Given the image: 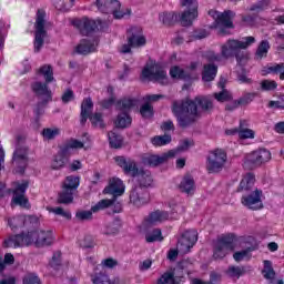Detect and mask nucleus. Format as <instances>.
<instances>
[{"label": "nucleus", "instance_id": "obj_1", "mask_svg": "<svg viewBox=\"0 0 284 284\" xmlns=\"http://www.w3.org/2000/svg\"><path fill=\"white\" fill-rule=\"evenodd\" d=\"M171 110L179 128L187 130L200 120L202 112H212L214 103L207 97H196L194 100L173 101Z\"/></svg>", "mask_w": 284, "mask_h": 284}, {"label": "nucleus", "instance_id": "obj_2", "mask_svg": "<svg viewBox=\"0 0 284 284\" xmlns=\"http://www.w3.org/2000/svg\"><path fill=\"white\" fill-rule=\"evenodd\" d=\"M34 243L36 247H48L54 243V234L52 231H32L28 233H20L16 235H10L4 239L2 247L10 248L13 247H28Z\"/></svg>", "mask_w": 284, "mask_h": 284}, {"label": "nucleus", "instance_id": "obj_3", "mask_svg": "<svg viewBox=\"0 0 284 284\" xmlns=\"http://www.w3.org/2000/svg\"><path fill=\"white\" fill-rule=\"evenodd\" d=\"M256 178L253 173H246L240 182L237 192H243L242 205L248 207V210H263V191L254 186Z\"/></svg>", "mask_w": 284, "mask_h": 284}, {"label": "nucleus", "instance_id": "obj_4", "mask_svg": "<svg viewBox=\"0 0 284 284\" xmlns=\"http://www.w3.org/2000/svg\"><path fill=\"white\" fill-rule=\"evenodd\" d=\"M31 90L39 99L34 109V114L39 119V116H43L48 103L52 102V91L49 90L47 82L43 83L40 81L33 82L31 84Z\"/></svg>", "mask_w": 284, "mask_h": 284}, {"label": "nucleus", "instance_id": "obj_5", "mask_svg": "<svg viewBox=\"0 0 284 284\" xmlns=\"http://www.w3.org/2000/svg\"><path fill=\"white\" fill-rule=\"evenodd\" d=\"M253 43H256V38L252 36L244 37L242 40L229 39L222 44L221 54L224 59H233L241 52V50H247Z\"/></svg>", "mask_w": 284, "mask_h": 284}, {"label": "nucleus", "instance_id": "obj_6", "mask_svg": "<svg viewBox=\"0 0 284 284\" xmlns=\"http://www.w3.org/2000/svg\"><path fill=\"white\" fill-rule=\"evenodd\" d=\"M30 149L27 145L18 144L12 155L11 165L16 174H23L30 162Z\"/></svg>", "mask_w": 284, "mask_h": 284}, {"label": "nucleus", "instance_id": "obj_7", "mask_svg": "<svg viewBox=\"0 0 284 284\" xmlns=\"http://www.w3.org/2000/svg\"><path fill=\"white\" fill-rule=\"evenodd\" d=\"M34 28V52H41L43 43H45V37H48V31H45V11L43 9H39L37 12Z\"/></svg>", "mask_w": 284, "mask_h": 284}, {"label": "nucleus", "instance_id": "obj_8", "mask_svg": "<svg viewBox=\"0 0 284 284\" xmlns=\"http://www.w3.org/2000/svg\"><path fill=\"white\" fill-rule=\"evenodd\" d=\"M234 236L225 235L216 240L213 246V258H225L230 252H234Z\"/></svg>", "mask_w": 284, "mask_h": 284}, {"label": "nucleus", "instance_id": "obj_9", "mask_svg": "<svg viewBox=\"0 0 284 284\" xmlns=\"http://www.w3.org/2000/svg\"><path fill=\"white\" fill-rule=\"evenodd\" d=\"M226 162L227 153H225V151L221 149H216L209 154L206 164L207 171L210 172V174H216L221 172L223 168H225Z\"/></svg>", "mask_w": 284, "mask_h": 284}, {"label": "nucleus", "instance_id": "obj_10", "mask_svg": "<svg viewBox=\"0 0 284 284\" xmlns=\"http://www.w3.org/2000/svg\"><path fill=\"white\" fill-rule=\"evenodd\" d=\"M181 7L186 8V10L181 14L180 22L184 28H187L199 17V1L181 0Z\"/></svg>", "mask_w": 284, "mask_h": 284}, {"label": "nucleus", "instance_id": "obj_11", "mask_svg": "<svg viewBox=\"0 0 284 284\" xmlns=\"http://www.w3.org/2000/svg\"><path fill=\"white\" fill-rule=\"evenodd\" d=\"M95 6L102 14H113L115 19L125 17V12L121 11V2L119 0H97Z\"/></svg>", "mask_w": 284, "mask_h": 284}, {"label": "nucleus", "instance_id": "obj_12", "mask_svg": "<svg viewBox=\"0 0 284 284\" xmlns=\"http://www.w3.org/2000/svg\"><path fill=\"white\" fill-rule=\"evenodd\" d=\"M196 241H199V233L195 230L184 232L178 241V251L181 252V254H189L196 244Z\"/></svg>", "mask_w": 284, "mask_h": 284}, {"label": "nucleus", "instance_id": "obj_13", "mask_svg": "<svg viewBox=\"0 0 284 284\" xmlns=\"http://www.w3.org/2000/svg\"><path fill=\"white\" fill-rule=\"evenodd\" d=\"M129 199L130 203L134 205V207H143V205H148V203H150V192L145 187L133 186Z\"/></svg>", "mask_w": 284, "mask_h": 284}, {"label": "nucleus", "instance_id": "obj_14", "mask_svg": "<svg viewBox=\"0 0 284 284\" xmlns=\"http://www.w3.org/2000/svg\"><path fill=\"white\" fill-rule=\"evenodd\" d=\"M185 265H187V262H180L176 268L162 274L156 284H179V280L183 278Z\"/></svg>", "mask_w": 284, "mask_h": 284}, {"label": "nucleus", "instance_id": "obj_15", "mask_svg": "<svg viewBox=\"0 0 284 284\" xmlns=\"http://www.w3.org/2000/svg\"><path fill=\"white\" fill-rule=\"evenodd\" d=\"M270 159H272V153L268 150L260 149L246 156L245 165H248V168H258L263 163H267Z\"/></svg>", "mask_w": 284, "mask_h": 284}, {"label": "nucleus", "instance_id": "obj_16", "mask_svg": "<svg viewBox=\"0 0 284 284\" xmlns=\"http://www.w3.org/2000/svg\"><path fill=\"white\" fill-rule=\"evenodd\" d=\"M176 156V151H169L162 155L146 153L142 156V163L149 168H159L168 161V159H174Z\"/></svg>", "mask_w": 284, "mask_h": 284}, {"label": "nucleus", "instance_id": "obj_17", "mask_svg": "<svg viewBox=\"0 0 284 284\" xmlns=\"http://www.w3.org/2000/svg\"><path fill=\"white\" fill-rule=\"evenodd\" d=\"M142 77L149 81H158L161 85H168V73L161 67L144 68Z\"/></svg>", "mask_w": 284, "mask_h": 284}, {"label": "nucleus", "instance_id": "obj_18", "mask_svg": "<svg viewBox=\"0 0 284 284\" xmlns=\"http://www.w3.org/2000/svg\"><path fill=\"white\" fill-rule=\"evenodd\" d=\"M103 23L101 20H92L90 18H82L81 20L73 21V26L80 30V33L83 37H88V34H92V32H97L99 30V26Z\"/></svg>", "mask_w": 284, "mask_h": 284}, {"label": "nucleus", "instance_id": "obj_19", "mask_svg": "<svg viewBox=\"0 0 284 284\" xmlns=\"http://www.w3.org/2000/svg\"><path fill=\"white\" fill-rule=\"evenodd\" d=\"M126 41L132 48H143L148 43V39L143 36V28H130L128 30Z\"/></svg>", "mask_w": 284, "mask_h": 284}, {"label": "nucleus", "instance_id": "obj_20", "mask_svg": "<svg viewBox=\"0 0 284 284\" xmlns=\"http://www.w3.org/2000/svg\"><path fill=\"white\" fill-rule=\"evenodd\" d=\"M115 162L119 168H122L124 174H128L129 176L136 178L139 172H141V170H139V166L136 165V161H134L133 159L118 156L115 158Z\"/></svg>", "mask_w": 284, "mask_h": 284}, {"label": "nucleus", "instance_id": "obj_21", "mask_svg": "<svg viewBox=\"0 0 284 284\" xmlns=\"http://www.w3.org/2000/svg\"><path fill=\"white\" fill-rule=\"evenodd\" d=\"M28 182H22L13 190L12 203L20 205V207H28V199L26 197V190H28Z\"/></svg>", "mask_w": 284, "mask_h": 284}, {"label": "nucleus", "instance_id": "obj_22", "mask_svg": "<svg viewBox=\"0 0 284 284\" xmlns=\"http://www.w3.org/2000/svg\"><path fill=\"white\" fill-rule=\"evenodd\" d=\"M234 17V12L232 11H224L222 13H216V19H215V26L216 28L221 29V33L225 34V29L224 28H234V22H232V19Z\"/></svg>", "mask_w": 284, "mask_h": 284}, {"label": "nucleus", "instance_id": "obj_23", "mask_svg": "<svg viewBox=\"0 0 284 284\" xmlns=\"http://www.w3.org/2000/svg\"><path fill=\"white\" fill-rule=\"evenodd\" d=\"M83 146L84 142H81L77 139H71L60 148V151L58 153H60L61 156L69 161L70 155L72 154V150H81L83 149Z\"/></svg>", "mask_w": 284, "mask_h": 284}, {"label": "nucleus", "instance_id": "obj_24", "mask_svg": "<svg viewBox=\"0 0 284 284\" xmlns=\"http://www.w3.org/2000/svg\"><path fill=\"white\" fill-rule=\"evenodd\" d=\"M125 192V186L123 181L119 178H114L109 182V185L103 190V194H111L113 197L123 195Z\"/></svg>", "mask_w": 284, "mask_h": 284}, {"label": "nucleus", "instance_id": "obj_25", "mask_svg": "<svg viewBox=\"0 0 284 284\" xmlns=\"http://www.w3.org/2000/svg\"><path fill=\"white\" fill-rule=\"evenodd\" d=\"M136 105H139V99L125 97L118 100L115 108L119 112L128 114V112H130L132 108H136Z\"/></svg>", "mask_w": 284, "mask_h": 284}, {"label": "nucleus", "instance_id": "obj_26", "mask_svg": "<svg viewBox=\"0 0 284 284\" xmlns=\"http://www.w3.org/2000/svg\"><path fill=\"white\" fill-rule=\"evenodd\" d=\"M97 45H99V41L97 39L87 40L83 39L80 43L75 47V52L78 54H90V52H94L97 50Z\"/></svg>", "mask_w": 284, "mask_h": 284}, {"label": "nucleus", "instance_id": "obj_27", "mask_svg": "<svg viewBox=\"0 0 284 284\" xmlns=\"http://www.w3.org/2000/svg\"><path fill=\"white\" fill-rule=\"evenodd\" d=\"M92 108H94V103L92 102V98H87L82 101L81 104V113H80V123L81 125H85L90 116H92Z\"/></svg>", "mask_w": 284, "mask_h": 284}, {"label": "nucleus", "instance_id": "obj_28", "mask_svg": "<svg viewBox=\"0 0 284 284\" xmlns=\"http://www.w3.org/2000/svg\"><path fill=\"white\" fill-rule=\"evenodd\" d=\"M170 219V213L168 211H154L152 212L144 222V225H156V223H163Z\"/></svg>", "mask_w": 284, "mask_h": 284}, {"label": "nucleus", "instance_id": "obj_29", "mask_svg": "<svg viewBox=\"0 0 284 284\" xmlns=\"http://www.w3.org/2000/svg\"><path fill=\"white\" fill-rule=\"evenodd\" d=\"M219 72V67L214 63L204 64L202 71V81L204 83H210L216 79V73Z\"/></svg>", "mask_w": 284, "mask_h": 284}, {"label": "nucleus", "instance_id": "obj_30", "mask_svg": "<svg viewBox=\"0 0 284 284\" xmlns=\"http://www.w3.org/2000/svg\"><path fill=\"white\" fill-rule=\"evenodd\" d=\"M179 187L181 192L187 194L189 196H192V194H194V191L196 190V186L194 185V178H192V175H185L181 181Z\"/></svg>", "mask_w": 284, "mask_h": 284}, {"label": "nucleus", "instance_id": "obj_31", "mask_svg": "<svg viewBox=\"0 0 284 284\" xmlns=\"http://www.w3.org/2000/svg\"><path fill=\"white\" fill-rule=\"evenodd\" d=\"M136 176V184L135 187H144V190H148L150 185H152V174L150 171H139Z\"/></svg>", "mask_w": 284, "mask_h": 284}, {"label": "nucleus", "instance_id": "obj_32", "mask_svg": "<svg viewBox=\"0 0 284 284\" xmlns=\"http://www.w3.org/2000/svg\"><path fill=\"white\" fill-rule=\"evenodd\" d=\"M170 75L172 79H180L181 81H192V74L183 70L179 65H174L170 69Z\"/></svg>", "mask_w": 284, "mask_h": 284}, {"label": "nucleus", "instance_id": "obj_33", "mask_svg": "<svg viewBox=\"0 0 284 284\" xmlns=\"http://www.w3.org/2000/svg\"><path fill=\"white\" fill-rule=\"evenodd\" d=\"M74 201V192L62 187L58 195V203L62 205H70Z\"/></svg>", "mask_w": 284, "mask_h": 284}, {"label": "nucleus", "instance_id": "obj_34", "mask_svg": "<svg viewBox=\"0 0 284 284\" xmlns=\"http://www.w3.org/2000/svg\"><path fill=\"white\" fill-rule=\"evenodd\" d=\"M267 52H270V41L262 40L255 51V61L265 59L267 57Z\"/></svg>", "mask_w": 284, "mask_h": 284}, {"label": "nucleus", "instance_id": "obj_35", "mask_svg": "<svg viewBox=\"0 0 284 284\" xmlns=\"http://www.w3.org/2000/svg\"><path fill=\"white\" fill-rule=\"evenodd\" d=\"M80 183H81V180L79 179V176L69 175L65 178L62 184V187H64V190H69L74 193L77 192Z\"/></svg>", "mask_w": 284, "mask_h": 284}, {"label": "nucleus", "instance_id": "obj_36", "mask_svg": "<svg viewBox=\"0 0 284 284\" xmlns=\"http://www.w3.org/2000/svg\"><path fill=\"white\" fill-rule=\"evenodd\" d=\"M159 19L164 26H174L179 21V14L176 12H163L160 13Z\"/></svg>", "mask_w": 284, "mask_h": 284}, {"label": "nucleus", "instance_id": "obj_37", "mask_svg": "<svg viewBox=\"0 0 284 284\" xmlns=\"http://www.w3.org/2000/svg\"><path fill=\"white\" fill-rule=\"evenodd\" d=\"M132 125V116H130V113H120L118 114L115 126L120 129L130 128Z\"/></svg>", "mask_w": 284, "mask_h": 284}, {"label": "nucleus", "instance_id": "obj_38", "mask_svg": "<svg viewBox=\"0 0 284 284\" xmlns=\"http://www.w3.org/2000/svg\"><path fill=\"white\" fill-rule=\"evenodd\" d=\"M38 74L44 77V82L52 83L54 81V71H52V65L44 64L38 70Z\"/></svg>", "mask_w": 284, "mask_h": 284}, {"label": "nucleus", "instance_id": "obj_39", "mask_svg": "<svg viewBox=\"0 0 284 284\" xmlns=\"http://www.w3.org/2000/svg\"><path fill=\"white\" fill-rule=\"evenodd\" d=\"M145 241L146 243H156V241L161 243V241H163L161 229H153L152 231L146 232Z\"/></svg>", "mask_w": 284, "mask_h": 284}, {"label": "nucleus", "instance_id": "obj_40", "mask_svg": "<svg viewBox=\"0 0 284 284\" xmlns=\"http://www.w3.org/2000/svg\"><path fill=\"white\" fill-rule=\"evenodd\" d=\"M8 225L11 230H19V227L26 226V216L18 215L16 217H7Z\"/></svg>", "mask_w": 284, "mask_h": 284}, {"label": "nucleus", "instance_id": "obj_41", "mask_svg": "<svg viewBox=\"0 0 284 284\" xmlns=\"http://www.w3.org/2000/svg\"><path fill=\"white\" fill-rule=\"evenodd\" d=\"M151 143L155 148L168 145L169 143H172V135H169V134L155 135L154 138L151 139Z\"/></svg>", "mask_w": 284, "mask_h": 284}, {"label": "nucleus", "instance_id": "obj_42", "mask_svg": "<svg viewBox=\"0 0 284 284\" xmlns=\"http://www.w3.org/2000/svg\"><path fill=\"white\" fill-rule=\"evenodd\" d=\"M262 273L264 275V278H266L267 281H271V283L274 281V278L276 276V272L272 267L271 261H268V260L264 261V268H263Z\"/></svg>", "mask_w": 284, "mask_h": 284}, {"label": "nucleus", "instance_id": "obj_43", "mask_svg": "<svg viewBox=\"0 0 284 284\" xmlns=\"http://www.w3.org/2000/svg\"><path fill=\"white\" fill-rule=\"evenodd\" d=\"M265 74H280L281 81H284V63L274 64L272 67H267L264 70Z\"/></svg>", "mask_w": 284, "mask_h": 284}, {"label": "nucleus", "instance_id": "obj_44", "mask_svg": "<svg viewBox=\"0 0 284 284\" xmlns=\"http://www.w3.org/2000/svg\"><path fill=\"white\" fill-rule=\"evenodd\" d=\"M119 230H121V221L115 220L105 226L104 234L106 236H114L119 234Z\"/></svg>", "mask_w": 284, "mask_h": 284}, {"label": "nucleus", "instance_id": "obj_45", "mask_svg": "<svg viewBox=\"0 0 284 284\" xmlns=\"http://www.w3.org/2000/svg\"><path fill=\"white\" fill-rule=\"evenodd\" d=\"M65 163H68V158H63L60 153L55 154L52 162H51V169L52 170H62V168H65Z\"/></svg>", "mask_w": 284, "mask_h": 284}, {"label": "nucleus", "instance_id": "obj_46", "mask_svg": "<svg viewBox=\"0 0 284 284\" xmlns=\"http://www.w3.org/2000/svg\"><path fill=\"white\" fill-rule=\"evenodd\" d=\"M252 247H248L246 250H242V251H237L233 254V258L234 261H236V263H241V261H245V258H252Z\"/></svg>", "mask_w": 284, "mask_h": 284}, {"label": "nucleus", "instance_id": "obj_47", "mask_svg": "<svg viewBox=\"0 0 284 284\" xmlns=\"http://www.w3.org/2000/svg\"><path fill=\"white\" fill-rule=\"evenodd\" d=\"M140 114L142 119H152V116H154V106H152L150 102L144 103L140 108Z\"/></svg>", "mask_w": 284, "mask_h": 284}, {"label": "nucleus", "instance_id": "obj_48", "mask_svg": "<svg viewBox=\"0 0 284 284\" xmlns=\"http://www.w3.org/2000/svg\"><path fill=\"white\" fill-rule=\"evenodd\" d=\"M245 120L240 121V131L239 138L240 139H254V131L245 128Z\"/></svg>", "mask_w": 284, "mask_h": 284}, {"label": "nucleus", "instance_id": "obj_49", "mask_svg": "<svg viewBox=\"0 0 284 284\" xmlns=\"http://www.w3.org/2000/svg\"><path fill=\"white\" fill-rule=\"evenodd\" d=\"M93 284H114L105 272H100L92 277Z\"/></svg>", "mask_w": 284, "mask_h": 284}, {"label": "nucleus", "instance_id": "obj_50", "mask_svg": "<svg viewBox=\"0 0 284 284\" xmlns=\"http://www.w3.org/2000/svg\"><path fill=\"white\" fill-rule=\"evenodd\" d=\"M213 97L219 101V103H225L227 101H232V93L226 89H223L220 92H215Z\"/></svg>", "mask_w": 284, "mask_h": 284}, {"label": "nucleus", "instance_id": "obj_51", "mask_svg": "<svg viewBox=\"0 0 284 284\" xmlns=\"http://www.w3.org/2000/svg\"><path fill=\"white\" fill-rule=\"evenodd\" d=\"M112 203H114V201H110L108 199L101 200L91 207V212L97 213L101 212V210H108V207L112 206Z\"/></svg>", "mask_w": 284, "mask_h": 284}, {"label": "nucleus", "instance_id": "obj_52", "mask_svg": "<svg viewBox=\"0 0 284 284\" xmlns=\"http://www.w3.org/2000/svg\"><path fill=\"white\" fill-rule=\"evenodd\" d=\"M93 128H99L100 130H103L105 128V123L103 122V114L101 113H94L91 116H89Z\"/></svg>", "mask_w": 284, "mask_h": 284}, {"label": "nucleus", "instance_id": "obj_53", "mask_svg": "<svg viewBox=\"0 0 284 284\" xmlns=\"http://www.w3.org/2000/svg\"><path fill=\"white\" fill-rule=\"evenodd\" d=\"M108 136H109V143H110L111 148L119 150V148H121V145H123V140H121V136L116 135V133L111 131V132H109Z\"/></svg>", "mask_w": 284, "mask_h": 284}, {"label": "nucleus", "instance_id": "obj_54", "mask_svg": "<svg viewBox=\"0 0 284 284\" xmlns=\"http://www.w3.org/2000/svg\"><path fill=\"white\" fill-rule=\"evenodd\" d=\"M226 274L231 276V278H241L243 274H245V267L243 266H230L226 271Z\"/></svg>", "mask_w": 284, "mask_h": 284}, {"label": "nucleus", "instance_id": "obj_55", "mask_svg": "<svg viewBox=\"0 0 284 284\" xmlns=\"http://www.w3.org/2000/svg\"><path fill=\"white\" fill-rule=\"evenodd\" d=\"M61 134V130L54 128V129H43L42 135L44 139H48V141H52V139L59 136Z\"/></svg>", "mask_w": 284, "mask_h": 284}, {"label": "nucleus", "instance_id": "obj_56", "mask_svg": "<svg viewBox=\"0 0 284 284\" xmlns=\"http://www.w3.org/2000/svg\"><path fill=\"white\" fill-rule=\"evenodd\" d=\"M192 145H194V141L183 140L181 142V144L178 146V149L173 150V152H175V156H176V154H179V152H187V150H190V148H192Z\"/></svg>", "mask_w": 284, "mask_h": 284}, {"label": "nucleus", "instance_id": "obj_57", "mask_svg": "<svg viewBox=\"0 0 284 284\" xmlns=\"http://www.w3.org/2000/svg\"><path fill=\"white\" fill-rule=\"evenodd\" d=\"M256 98V93H246L244 95H242L237 102L240 103V105H250V103H252L254 101V99Z\"/></svg>", "mask_w": 284, "mask_h": 284}, {"label": "nucleus", "instance_id": "obj_58", "mask_svg": "<svg viewBox=\"0 0 284 284\" xmlns=\"http://www.w3.org/2000/svg\"><path fill=\"white\" fill-rule=\"evenodd\" d=\"M81 247L84 250H91L94 247V237L92 235H85L80 242Z\"/></svg>", "mask_w": 284, "mask_h": 284}, {"label": "nucleus", "instance_id": "obj_59", "mask_svg": "<svg viewBox=\"0 0 284 284\" xmlns=\"http://www.w3.org/2000/svg\"><path fill=\"white\" fill-rule=\"evenodd\" d=\"M234 58L237 61V65H245V63H247V61H250V53L244 52V51H240L236 55H234Z\"/></svg>", "mask_w": 284, "mask_h": 284}, {"label": "nucleus", "instance_id": "obj_60", "mask_svg": "<svg viewBox=\"0 0 284 284\" xmlns=\"http://www.w3.org/2000/svg\"><path fill=\"white\" fill-rule=\"evenodd\" d=\"M50 266L53 267V270H59V267H61V251L53 253Z\"/></svg>", "mask_w": 284, "mask_h": 284}, {"label": "nucleus", "instance_id": "obj_61", "mask_svg": "<svg viewBox=\"0 0 284 284\" xmlns=\"http://www.w3.org/2000/svg\"><path fill=\"white\" fill-rule=\"evenodd\" d=\"M278 84L274 80H263L261 82V88L263 91L276 90Z\"/></svg>", "mask_w": 284, "mask_h": 284}, {"label": "nucleus", "instance_id": "obj_62", "mask_svg": "<svg viewBox=\"0 0 284 284\" xmlns=\"http://www.w3.org/2000/svg\"><path fill=\"white\" fill-rule=\"evenodd\" d=\"M77 221H91L92 211H78L75 213Z\"/></svg>", "mask_w": 284, "mask_h": 284}, {"label": "nucleus", "instance_id": "obj_63", "mask_svg": "<svg viewBox=\"0 0 284 284\" xmlns=\"http://www.w3.org/2000/svg\"><path fill=\"white\" fill-rule=\"evenodd\" d=\"M23 284H41V278L34 274H28L22 280Z\"/></svg>", "mask_w": 284, "mask_h": 284}, {"label": "nucleus", "instance_id": "obj_64", "mask_svg": "<svg viewBox=\"0 0 284 284\" xmlns=\"http://www.w3.org/2000/svg\"><path fill=\"white\" fill-rule=\"evenodd\" d=\"M268 108H276L277 110H284V95L276 101H270Z\"/></svg>", "mask_w": 284, "mask_h": 284}]
</instances>
